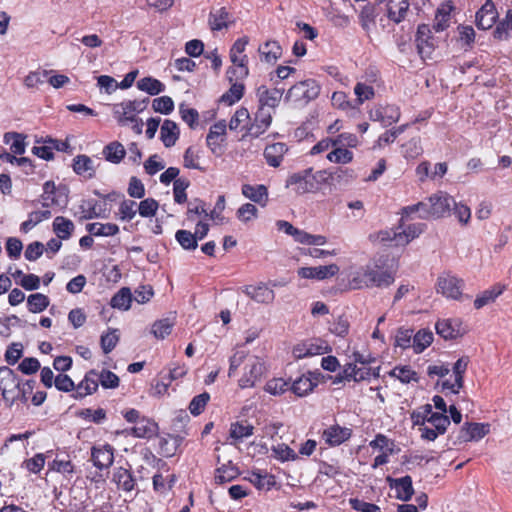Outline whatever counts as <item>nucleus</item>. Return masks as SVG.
Instances as JSON below:
<instances>
[{"instance_id":"0eeeda50","label":"nucleus","mask_w":512,"mask_h":512,"mask_svg":"<svg viewBox=\"0 0 512 512\" xmlns=\"http://www.w3.org/2000/svg\"><path fill=\"white\" fill-rule=\"evenodd\" d=\"M463 288V279L451 274V272H442L436 281L437 292L442 296L454 299L455 301L461 299Z\"/></svg>"},{"instance_id":"4d7b16f0","label":"nucleus","mask_w":512,"mask_h":512,"mask_svg":"<svg viewBox=\"0 0 512 512\" xmlns=\"http://www.w3.org/2000/svg\"><path fill=\"white\" fill-rule=\"evenodd\" d=\"M73 168L76 174L88 175L92 177L95 174L93 162L87 154H80L74 158Z\"/></svg>"},{"instance_id":"4c0bfd02","label":"nucleus","mask_w":512,"mask_h":512,"mask_svg":"<svg viewBox=\"0 0 512 512\" xmlns=\"http://www.w3.org/2000/svg\"><path fill=\"white\" fill-rule=\"evenodd\" d=\"M246 294L257 303L270 304L273 303L275 294L266 284H260L256 287L250 285L245 290Z\"/></svg>"},{"instance_id":"f8f14e48","label":"nucleus","mask_w":512,"mask_h":512,"mask_svg":"<svg viewBox=\"0 0 512 512\" xmlns=\"http://www.w3.org/2000/svg\"><path fill=\"white\" fill-rule=\"evenodd\" d=\"M428 427L422 428V439L427 441H434L439 435L446 433L450 425L448 415L432 411L428 416Z\"/></svg>"},{"instance_id":"3c124183","label":"nucleus","mask_w":512,"mask_h":512,"mask_svg":"<svg viewBox=\"0 0 512 512\" xmlns=\"http://www.w3.org/2000/svg\"><path fill=\"white\" fill-rule=\"evenodd\" d=\"M133 301V295L129 288H121L111 298L110 305L114 309L129 310Z\"/></svg>"},{"instance_id":"9b49d317","label":"nucleus","mask_w":512,"mask_h":512,"mask_svg":"<svg viewBox=\"0 0 512 512\" xmlns=\"http://www.w3.org/2000/svg\"><path fill=\"white\" fill-rule=\"evenodd\" d=\"M266 372V366L262 359L252 357L244 366V374L238 380V386L241 388L254 387L257 381L261 380Z\"/></svg>"},{"instance_id":"603ef678","label":"nucleus","mask_w":512,"mask_h":512,"mask_svg":"<svg viewBox=\"0 0 512 512\" xmlns=\"http://www.w3.org/2000/svg\"><path fill=\"white\" fill-rule=\"evenodd\" d=\"M202 151L197 146H189L184 151V167L197 169L201 172H206V168L200 165V153Z\"/></svg>"},{"instance_id":"a211bd4d","label":"nucleus","mask_w":512,"mask_h":512,"mask_svg":"<svg viewBox=\"0 0 512 512\" xmlns=\"http://www.w3.org/2000/svg\"><path fill=\"white\" fill-rule=\"evenodd\" d=\"M491 432L488 422H465L457 436L459 442L479 441Z\"/></svg>"},{"instance_id":"09e8293b","label":"nucleus","mask_w":512,"mask_h":512,"mask_svg":"<svg viewBox=\"0 0 512 512\" xmlns=\"http://www.w3.org/2000/svg\"><path fill=\"white\" fill-rule=\"evenodd\" d=\"M137 88L149 93L150 96H157V94L165 90V85L159 79L149 76L139 79Z\"/></svg>"},{"instance_id":"2f4dec72","label":"nucleus","mask_w":512,"mask_h":512,"mask_svg":"<svg viewBox=\"0 0 512 512\" xmlns=\"http://www.w3.org/2000/svg\"><path fill=\"white\" fill-rule=\"evenodd\" d=\"M160 138L165 147H172L180 138L179 126L171 119H165L161 125Z\"/></svg>"},{"instance_id":"f3484780","label":"nucleus","mask_w":512,"mask_h":512,"mask_svg":"<svg viewBox=\"0 0 512 512\" xmlns=\"http://www.w3.org/2000/svg\"><path fill=\"white\" fill-rule=\"evenodd\" d=\"M499 13L496 4L492 0H486L475 15V24L478 29L488 30L496 27Z\"/></svg>"},{"instance_id":"c9c22d12","label":"nucleus","mask_w":512,"mask_h":512,"mask_svg":"<svg viewBox=\"0 0 512 512\" xmlns=\"http://www.w3.org/2000/svg\"><path fill=\"white\" fill-rule=\"evenodd\" d=\"M52 229L60 240L66 241L74 234L75 223L72 220L65 218V216L59 215L54 218L52 222Z\"/></svg>"},{"instance_id":"4be33fe9","label":"nucleus","mask_w":512,"mask_h":512,"mask_svg":"<svg viewBox=\"0 0 512 512\" xmlns=\"http://www.w3.org/2000/svg\"><path fill=\"white\" fill-rule=\"evenodd\" d=\"M99 386L98 371L90 370L87 371L85 377L76 385V391L72 394V398L75 400H81L96 393Z\"/></svg>"},{"instance_id":"f704fd0d","label":"nucleus","mask_w":512,"mask_h":512,"mask_svg":"<svg viewBox=\"0 0 512 512\" xmlns=\"http://www.w3.org/2000/svg\"><path fill=\"white\" fill-rule=\"evenodd\" d=\"M158 425L156 421L148 418H139L134 427L131 428V434L142 439H151L157 435Z\"/></svg>"},{"instance_id":"774afa93","label":"nucleus","mask_w":512,"mask_h":512,"mask_svg":"<svg viewBox=\"0 0 512 512\" xmlns=\"http://www.w3.org/2000/svg\"><path fill=\"white\" fill-rule=\"evenodd\" d=\"M210 400V394L208 392H202L197 394L196 397L190 400L189 411L192 415L197 416L203 413L205 407Z\"/></svg>"},{"instance_id":"a878e982","label":"nucleus","mask_w":512,"mask_h":512,"mask_svg":"<svg viewBox=\"0 0 512 512\" xmlns=\"http://www.w3.org/2000/svg\"><path fill=\"white\" fill-rule=\"evenodd\" d=\"M250 114V111L245 106H240L229 121V130L243 132L242 139L249 138Z\"/></svg>"},{"instance_id":"aec40b11","label":"nucleus","mask_w":512,"mask_h":512,"mask_svg":"<svg viewBox=\"0 0 512 512\" xmlns=\"http://www.w3.org/2000/svg\"><path fill=\"white\" fill-rule=\"evenodd\" d=\"M352 429L343 427L339 424L326 427L321 433V439L324 440L327 446L337 447L345 441L350 440L352 436Z\"/></svg>"},{"instance_id":"a18cd8bd","label":"nucleus","mask_w":512,"mask_h":512,"mask_svg":"<svg viewBox=\"0 0 512 512\" xmlns=\"http://www.w3.org/2000/svg\"><path fill=\"white\" fill-rule=\"evenodd\" d=\"M227 132V125L225 120H220L210 126L206 137V143L212 152H216L217 148L220 147V141H213V137L221 138L224 137Z\"/></svg>"},{"instance_id":"f03ea898","label":"nucleus","mask_w":512,"mask_h":512,"mask_svg":"<svg viewBox=\"0 0 512 512\" xmlns=\"http://www.w3.org/2000/svg\"><path fill=\"white\" fill-rule=\"evenodd\" d=\"M395 282V275L390 269L379 266L378 263L366 264L354 271L349 278L352 289L387 288Z\"/></svg>"},{"instance_id":"72a5a7b5","label":"nucleus","mask_w":512,"mask_h":512,"mask_svg":"<svg viewBox=\"0 0 512 512\" xmlns=\"http://www.w3.org/2000/svg\"><path fill=\"white\" fill-rule=\"evenodd\" d=\"M208 23L211 30L219 31L229 27L233 23L232 15L228 13L227 8L221 7L210 12Z\"/></svg>"},{"instance_id":"0e129e2a","label":"nucleus","mask_w":512,"mask_h":512,"mask_svg":"<svg viewBox=\"0 0 512 512\" xmlns=\"http://www.w3.org/2000/svg\"><path fill=\"white\" fill-rule=\"evenodd\" d=\"M433 333L429 330H420L415 333L414 335V343H413V349L415 353H421L428 346L431 345L433 341Z\"/></svg>"},{"instance_id":"864d4df0","label":"nucleus","mask_w":512,"mask_h":512,"mask_svg":"<svg viewBox=\"0 0 512 512\" xmlns=\"http://www.w3.org/2000/svg\"><path fill=\"white\" fill-rule=\"evenodd\" d=\"M424 228V224L422 223H414L409 224L408 227L402 229V224L399 225V233L398 235V243L401 245H406L409 242L413 241L415 237L421 235Z\"/></svg>"},{"instance_id":"79ce46f5","label":"nucleus","mask_w":512,"mask_h":512,"mask_svg":"<svg viewBox=\"0 0 512 512\" xmlns=\"http://www.w3.org/2000/svg\"><path fill=\"white\" fill-rule=\"evenodd\" d=\"M102 154L107 161L120 163L126 157L127 152L120 141L114 140L103 147Z\"/></svg>"},{"instance_id":"de8ad7c7","label":"nucleus","mask_w":512,"mask_h":512,"mask_svg":"<svg viewBox=\"0 0 512 512\" xmlns=\"http://www.w3.org/2000/svg\"><path fill=\"white\" fill-rule=\"evenodd\" d=\"M389 375L401 381L402 384H409L411 381H419L418 373L409 365L396 366L391 369Z\"/></svg>"},{"instance_id":"a19ab883","label":"nucleus","mask_w":512,"mask_h":512,"mask_svg":"<svg viewBox=\"0 0 512 512\" xmlns=\"http://www.w3.org/2000/svg\"><path fill=\"white\" fill-rule=\"evenodd\" d=\"M243 79H235V82H231L230 89L223 93L220 97V102L226 105H233L237 103L245 94V85L242 82Z\"/></svg>"},{"instance_id":"e433bc0d","label":"nucleus","mask_w":512,"mask_h":512,"mask_svg":"<svg viewBox=\"0 0 512 512\" xmlns=\"http://www.w3.org/2000/svg\"><path fill=\"white\" fill-rule=\"evenodd\" d=\"M398 235H401L399 233V227L396 228H387L378 230V232L372 233L368 236V239L370 242L376 244H386V245H394L395 247H399L398 243Z\"/></svg>"},{"instance_id":"1a4fd4ad","label":"nucleus","mask_w":512,"mask_h":512,"mask_svg":"<svg viewBox=\"0 0 512 512\" xmlns=\"http://www.w3.org/2000/svg\"><path fill=\"white\" fill-rule=\"evenodd\" d=\"M368 116L370 120L388 127L398 122L401 110L397 104H376L368 111Z\"/></svg>"},{"instance_id":"bb28decb","label":"nucleus","mask_w":512,"mask_h":512,"mask_svg":"<svg viewBox=\"0 0 512 512\" xmlns=\"http://www.w3.org/2000/svg\"><path fill=\"white\" fill-rule=\"evenodd\" d=\"M112 482L115 483L117 489L125 492L133 491L137 485L132 470L124 467L114 468Z\"/></svg>"},{"instance_id":"39448f33","label":"nucleus","mask_w":512,"mask_h":512,"mask_svg":"<svg viewBox=\"0 0 512 512\" xmlns=\"http://www.w3.org/2000/svg\"><path fill=\"white\" fill-rule=\"evenodd\" d=\"M40 203L44 209L63 210L69 203V188L64 185L56 186L52 180L45 181L43 184V193L38 201H32V205Z\"/></svg>"},{"instance_id":"ddd939ff","label":"nucleus","mask_w":512,"mask_h":512,"mask_svg":"<svg viewBox=\"0 0 512 512\" xmlns=\"http://www.w3.org/2000/svg\"><path fill=\"white\" fill-rule=\"evenodd\" d=\"M272 123V113H270L268 109L261 108V106L258 105L253 117L250 114L249 138L256 139L261 137L262 134L268 131Z\"/></svg>"},{"instance_id":"7c9ffc66","label":"nucleus","mask_w":512,"mask_h":512,"mask_svg":"<svg viewBox=\"0 0 512 512\" xmlns=\"http://www.w3.org/2000/svg\"><path fill=\"white\" fill-rule=\"evenodd\" d=\"M505 289V285L496 283L489 289L482 291L481 294L476 296L473 302L474 308L479 310L482 309V307L485 305L495 302L497 297L501 296Z\"/></svg>"},{"instance_id":"412c9836","label":"nucleus","mask_w":512,"mask_h":512,"mask_svg":"<svg viewBox=\"0 0 512 512\" xmlns=\"http://www.w3.org/2000/svg\"><path fill=\"white\" fill-rule=\"evenodd\" d=\"M256 96L258 98V105L265 107L273 115L274 110L279 106L280 100L283 97V90L269 89L268 86L261 85L256 90Z\"/></svg>"},{"instance_id":"20e7f679","label":"nucleus","mask_w":512,"mask_h":512,"mask_svg":"<svg viewBox=\"0 0 512 512\" xmlns=\"http://www.w3.org/2000/svg\"><path fill=\"white\" fill-rule=\"evenodd\" d=\"M321 84L315 78H307L296 82L287 90L284 100L287 103L305 106L320 96Z\"/></svg>"},{"instance_id":"2eb2a0df","label":"nucleus","mask_w":512,"mask_h":512,"mask_svg":"<svg viewBox=\"0 0 512 512\" xmlns=\"http://www.w3.org/2000/svg\"><path fill=\"white\" fill-rule=\"evenodd\" d=\"M436 333L444 339H456L463 337L467 332V326L464 325L461 318L439 319L435 325Z\"/></svg>"},{"instance_id":"5fc2aeb1","label":"nucleus","mask_w":512,"mask_h":512,"mask_svg":"<svg viewBox=\"0 0 512 512\" xmlns=\"http://www.w3.org/2000/svg\"><path fill=\"white\" fill-rule=\"evenodd\" d=\"M431 413V405L426 404L410 413L413 426H417L422 437V428L428 427V416Z\"/></svg>"},{"instance_id":"052dcab7","label":"nucleus","mask_w":512,"mask_h":512,"mask_svg":"<svg viewBox=\"0 0 512 512\" xmlns=\"http://www.w3.org/2000/svg\"><path fill=\"white\" fill-rule=\"evenodd\" d=\"M272 456L281 462L295 461L298 459L295 450L286 445V443H278L276 446H272Z\"/></svg>"},{"instance_id":"6ab92c4d","label":"nucleus","mask_w":512,"mask_h":512,"mask_svg":"<svg viewBox=\"0 0 512 512\" xmlns=\"http://www.w3.org/2000/svg\"><path fill=\"white\" fill-rule=\"evenodd\" d=\"M91 461L97 469H108L115 461V448L109 443L91 447Z\"/></svg>"},{"instance_id":"b1692460","label":"nucleus","mask_w":512,"mask_h":512,"mask_svg":"<svg viewBox=\"0 0 512 512\" xmlns=\"http://www.w3.org/2000/svg\"><path fill=\"white\" fill-rule=\"evenodd\" d=\"M386 480L389 483L390 488L396 490V498L401 501L407 502L414 495L415 490L413 488V480L410 475H405L398 479L388 476Z\"/></svg>"},{"instance_id":"4468645a","label":"nucleus","mask_w":512,"mask_h":512,"mask_svg":"<svg viewBox=\"0 0 512 512\" xmlns=\"http://www.w3.org/2000/svg\"><path fill=\"white\" fill-rule=\"evenodd\" d=\"M379 82L378 71H367L364 81H359L354 85L355 102L357 105H362L367 100H372L375 97L374 84Z\"/></svg>"},{"instance_id":"9d476101","label":"nucleus","mask_w":512,"mask_h":512,"mask_svg":"<svg viewBox=\"0 0 512 512\" xmlns=\"http://www.w3.org/2000/svg\"><path fill=\"white\" fill-rule=\"evenodd\" d=\"M380 367L373 368L371 366H360L358 367L355 363H347L343 366L342 372L334 382L342 380H353L356 382L369 380L371 378H378Z\"/></svg>"},{"instance_id":"49530a36","label":"nucleus","mask_w":512,"mask_h":512,"mask_svg":"<svg viewBox=\"0 0 512 512\" xmlns=\"http://www.w3.org/2000/svg\"><path fill=\"white\" fill-rule=\"evenodd\" d=\"M113 111L114 118L117 119L120 125H125L128 121L136 120L131 100H125L124 102L114 104Z\"/></svg>"},{"instance_id":"6e6d98bb","label":"nucleus","mask_w":512,"mask_h":512,"mask_svg":"<svg viewBox=\"0 0 512 512\" xmlns=\"http://www.w3.org/2000/svg\"><path fill=\"white\" fill-rule=\"evenodd\" d=\"M5 144H10V149L14 154H23L25 152L26 143L25 137L21 133L7 132L3 137Z\"/></svg>"},{"instance_id":"c03bdc74","label":"nucleus","mask_w":512,"mask_h":512,"mask_svg":"<svg viewBox=\"0 0 512 512\" xmlns=\"http://www.w3.org/2000/svg\"><path fill=\"white\" fill-rule=\"evenodd\" d=\"M86 230L94 236H114L119 233L120 228L115 223L92 222L86 224Z\"/></svg>"},{"instance_id":"f257e3e1","label":"nucleus","mask_w":512,"mask_h":512,"mask_svg":"<svg viewBox=\"0 0 512 512\" xmlns=\"http://www.w3.org/2000/svg\"><path fill=\"white\" fill-rule=\"evenodd\" d=\"M453 205H455L453 196L446 192L438 191L415 205L403 207L402 217L409 216L417 211L420 213L421 219H440V217L451 213Z\"/></svg>"},{"instance_id":"c756f323","label":"nucleus","mask_w":512,"mask_h":512,"mask_svg":"<svg viewBox=\"0 0 512 512\" xmlns=\"http://www.w3.org/2000/svg\"><path fill=\"white\" fill-rule=\"evenodd\" d=\"M258 52L261 57V62L275 64L282 56L283 50L278 41L268 40L259 45Z\"/></svg>"},{"instance_id":"69168bd1","label":"nucleus","mask_w":512,"mask_h":512,"mask_svg":"<svg viewBox=\"0 0 512 512\" xmlns=\"http://www.w3.org/2000/svg\"><path fill=\"white\" fill-rule=\"evenodd\" d=\"M50 469L70 478L75 473V464L69 459L56 458L50 462Z\"/></svg>"},{"instance_id":"680f3d73","label":"nucleus","mask_w":512,"mask_h":512,"mask_svg":"<svg viewBox=\"0 0 512 512\" xmlns=\"http://www.w3.org/2000/svg\"><path fill=\"white\" fill-rule=\"evenodd\" d=\"M49 304V297L45 296L44 294H40V292H36L35 294L29 295L27 297V308L30 312L33 313L44 311Z\"/></svg>"},{"instance_id":"6e6552de","label":"nucleus","mask_w":512,"mask_h":512,"mask_svg":"<svg viewBox=\"0 0 512 512\" xmlns=\"http://www.w3.org/2000/svg\"><path fill=\"white\" fill-rule=\"evenodd\" d=\"M278 229L283 230L285 234L292 236L294 241L308 245H324L327 242L325 235H315L306 232V230L294 227L291 222L279 220L277 222Z\"/></svg>"},{"instance_id":"bf43d9fd","label":"nucleus","mask_w":512,"mask_h":512,"mask_svg":"<svg viewBox=\"0 0 512 512\" xmlns=\"http://www.w3.org/2000/svg\"><path fill=\"white\" fill-rule=\"evenodd\" d=\"M254 427L247 421L232 422L230 427V436L234 440H243L245 437L253 435Z\"/></svg>"},{"instance_id":"393cba45","label":"nucleus","mask_w":512,"mask_h":512,"mask_svg":"<svg viewBox=\"0 0 512 512\" xmlns=\"http://www.w3.org/2000/svg\"><path fill=\"white\" fill-rule=\"evenodd\" d=\"M339 271V266L337 264L332 263L327 266H319V267H302L297 270V274L302 278H310V279H326L329 277H333L337 275Z\"/></svg>"},{"instance_id":"7ed1b4c3","label":"nucleus","mask_w":512,"mask_h":512,"mask_svg":"<svg viewBox=\"0 0 512 512\" xmlns=\"http://www.w3.org/2000/svg\"><path fill=\"white\" fill-rule=\"evenodd\" d=\"M249 41L248 36L239 37L230 49L229 56L233 64L227 70V77L230 82H233L234 79H245L249 76V57L245 54Z\"/></svg>"},{"instance_id":"cd10ccee","label":"nucleus","mask_w":512,"mask_h":512,"mask_svg":"<svg viewBox=\"0 0 512 512\" xmlns=\"http://www.w3.org/2000/svg\"><path fill=\"white\" fill-rule=\"evenodd\" d=\"M409 13V0H388L386 15L391 22L396 24L405 20Z\"/></svg>"},{"instance_id":"e2e57ef3","label":"nucleus","mask_w":512,"mask_h":512,"mask_svg":"<svg viewBox=\"0 0 512 512\" xmlns=\"http://www.w3.org/2000/svg\"><path fill=\"white\" fill-rule=\"evenodd\" d=\"M326 159L335 163H350L354 159V153L348 148L334 146L332 151L327 153Z\"/></svg>"},{"instance_id":"dca6fc26","label":"nucleus","mask_w":512,"mask_h":512,"mask_svg":"<svg viewBox=\"0 0 512 512\" xmlns=\"http://www.w3.org/2000/svg\"><path fill=\"white\" fill-rule=\"evenodd\" d=\"M3 374L0 378V387L5 401L9 405H13L17 401L18 386L20 385V378L9 367H4L0 370Z\"/></svg>"},{"instance_id":"37998d69","label":"nucleus","mask_w":512,"mask_h":512,"mask_svg":"<svg viewBox=\"0 0 512 512\" xmlns=\"http://www.w3.org/2000/svg\"><path fill=\"white\" fill-rule=\"evenodd\" d=\"M51 215V209L33 210L28 214L26 221L20 224V230L27 233V231L33 229L40 222L51 219Z\"/></svg>"},{"instance_id":"5701e85b","label":"nucleus","mask_w":512,"mask_h":512,"mask_svg":"<svg viewBox=\"0 0 512 512\" xmlns=\"http://www.w3.org/2000/svg\"><path fill=\"white\" fill-rule=\"evenodd\" d=\"M416 47L422 58L431 56L434 50V38L428 24H420L415 37Z\"/></svg>"},{"instance_id":"58836bf2","label":"nucleus","mask_w":512,"mask_h":512,"mask_svg":"<svg viewBox=\"0 0 512 512\" xmlns=\"http://www.w3.org/2000/svg\"><path fill=\"white\" fill-rule=\"evenodd\" d=\"M512 31V9H508L505 16L497 19L493 37L497 41H508Z\"/></svg>"},{"instance_id":"338daca9","label":"nucleus","mask_w":512,"mask_h":512,"mask_svg":"<svg viewBox=\"0 0 512 512\" xmlns=\"http://www.w3.org/2000/svg\"><path fill=\"white\" fill-rule=\"evenodd\" d=\"M175 239L185 250H194L197 247L196 237L193 233L190 232V230H177Z\"/></svg>"},{"instance_id":"ea45409f","label":"nucleus","mask_w":512,"mask_h":512,"mask_svg":"<svg viewBox=\"0 0 512 512\" xmlns=\"http://www.w3.org/2000/svg\"><path fill=\"white\" fill-rule=\"evenodd\" d=\"M239 475L240 472L237 465L233 464L232 461H228L216 468L214 479L216 483L222 484L235 480Z\"/></svg>"},{"instance_id":"473e14b6","label":"nucleus","mask_w":512,"mask_h":512,"mask_svg":"<svg viewBox=\"0 0 512 512\" xmlns=\"http://www.w3.org/2000/svg\"><path fill=\"white\" fill-rule=\"evenodd\" d=\"M287 151L288 147L285 143H274L267 145L263 153L264 158L267 161V165L272 167H279Z\"/></svg>"},{"instance_id":"13d9d810","label":"nucleus","mask_w":512,"mask_h":512,"mask_svg":"<svg viewBox=\"0 0 512 512\" xmlns=\"http://www.w3.org/2000/svg\"><path fill=\"white\" fill-rule=\"evenodd\" d=\"M248 480L255 486L257 489H262L265 485L270 488L275 484V476L272 474H268L267 472L262 473L261 470H252Z\"/></svg>"},{"instance_id":"423d86ee","label":"nucleus","mask_w":512,"mask_h":512,"mask_svg":"<svg viewBox=\"0 0 512 512\" xmlns=\"http://www.w3.org/2000/svg\"><path fill=\"white\" fill-rule=\"evenodd\" d=\"M326 174V171L313 173L312 168H307L291 174L286 181V186H296V191L300 194L315 192L319 189L320 183L327 180Z\"/></svg>"},{"instance_id":"8fccbe9b","label":"nucleus","mask_w":512,"mask_h":512,"mask_svg":"<svg viewBox=\"0 0 512 512\" xmlns=\"http://www.w3.org/2000/svg\"><path fill=\"white\" fill-rule=\"evenodd\" d=\"M315 386H317L316 381L303 374L293 382V384L290 386V389L298 397H305V395H308V393L313 391Z\"/></svg>"},{"instance_id":"c85d7f7f","label":"nucleus","mask_w":512,"mask_h":512,"mask_svg":"<svg viewBox=\"0 0 512 512\" xmlns=\"http://www.w3.org/2000/svg\"><path fill=\"white\" fill-rule=\"evenodd\" d=\"M244 197L261 207L268 205V187L265 185L244 184L241 188Z\"/></svg>"}]
</instances>
